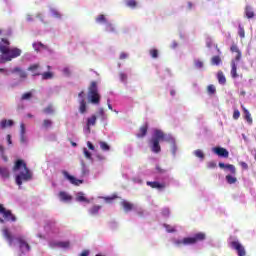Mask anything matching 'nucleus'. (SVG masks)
I'll list each match as a JSON object with an SVG mask.
<instances>
[{
	"label": "nucleus",
	"instance_id": "9b49d317",
	"mask_svg": "<svg viewBox=\"0 0 256 256\" xmlns=\"http://www.w3.org/2000/svg\"><path fill=\"white\" fill-rule=\"evenodd\" d=\"M97 124V116L96 115H92L91 117L87 118V122H86V129L88 131V133H91V127H94V125Z\"/></svg>",
	"mask_w": 256,
	"mask_h": 256
},
{
	"label": "nucleus",
	"instance_id": "603ef678",
	"mask_svg": "<svg viewBox=\"0 0 256 256\" xmlns=\"http://www.w3.org/2000/svg\"><path fill=\"white\" fill-rule=\"evenodd\" d=\"M169 213H170L169 208H164V209L162 210V215H163L164 217H169Z\"/></svg>",
	"mask_w": 256,
	"mask_h": 256
},
{
	"label": "nucleus",
	"instance_id": "a18cd8bd",
	"mask_svg": "<svg viewBox=\"0 0 256 256\" xmlns=\"http://www.w3.org/2000/svg\"><path fill=\"white\" fill-rule=\"evenodd\" d=\"M211 63L212 65H219V63H221V58L219 56H214L212 57Z\"/></svg>",
	"mask_w": 256,
	"mask_h": 256
},
{
	"label": "nucleus",
	"instance_id": "393cba45",
	"mask_svg": "<svg viewBox=\"0 0 256 256\" xmlns=\"http://www.w3.org/2000/svg\"><path fill=\"white\" fill-rule=\"evenodd\" d=\"M1 129H7V127H13V120L4 119L0 122Z\"/></svg>",
	"mask_w": 256,
	"mask_h": 256
},
{
	"label": "nucleus",
	"instance_id": "c9c22d12",
	"mask_svg": "<svg viewBox=\"0 0 256 256\" xmlns=\"http://www.w3.org/2000/svg\"><path fill=\"white\" fill-rule=\"evenodd\" d=\"M238 35L240 39H245V28H243L241 25L238 27Z\"/></svg>",
	"mask_w": 256,
	"mask_h": 256
},
{
	"label": "nucleus",
	"instance_id": "9d476101",
	"mask_svg": "<svg viewBox=\"0 0 256 256\" xmlns=\"http://www.w3.org/2000/svg\"><path fill=\"white\" fill-rule=\"evenodd\" d=\"M11 73L13 75H15V73H18V77L20 79V81H25V79H27L28 74L25 72V70H23L20 67H15L11 70Z\"/></svg>",
	"mask_w": 256,
	"mask_h": 256
},
{
	"label": "nucleus",
	"instance_id": "2eb2a0df",
	"mask_svg": "<svg viewBox=\"0 0 256 256\" xmlns=\"http://www.w3.org/2000/svg\"><path fill=\"white\" fill-rule=\"evenodd\" d=\"M3 233V237H5V239H7L9 245H13V235H11V232L9 231V229L4 228L2 230Z\"/></svg>",
	"mask_w": 256,
	"mask_h": 256
},
{
	"label": "nucleus",
	"instance_id": "e433bc0d",
	"mask_svg": "<svg viewBox=\"0 0 256 256\" xmlns=\"http://www.w3.org/2000/svg\"><path fill=\"white\" fill-rule=\"evenodd\" d=\"M217 90H216V88H215V86L213 85V84H210V85H208V87H207V93L209 94V95H215V92H216Z\"/></svg>",
	"mask_w": 256,
	"mask_h": 256
},
{
	"label": "nucleus",
	"instance_id": "052dcab7",
	"mask_svg": "<svg viewBox=\"0 0 256 256\" xmlns=\"http://www.w3.org/2000/svg\"><path fill=\"white\" fill-rule=\"evenodd\" d=\"M20 129H21V135H25V124H21L20 125Z\"/></svg>",
	"mask_w": 256,
	"mask_h": 256
},
{
	"label": "nucleus",
	"instance_id": "ea45409f",
	"mask_svg": "<svg viewBox=\"0 0 256 256\" xmlns=\"http://www.w3.org/2000/svg\"><path fill=\"white\" fill-rule=\"evenodd\" d=\"M100 149H102V151H109L111 147L109 144H107V142H100Z\"/></svg>",
	"mask_w": 256,
	"mask_h": 256
},
{
	"label": "nucleus",
	"instance_id": "dca6fc26",
	"mask_svg": "<svg viewBox=\"0 0 256 256\" xmlns=\"http://www.w3.org/2000/svg\"><path fill=\"white\" fill-rule=\"evenodd\" d=\"M242 110L244 113V119L249 125H253V118L251 117V113L249 112V110H247V108H245L244 106H242Z\"/></svg>",
	"mask_w": 256,
	"mask_h": 256
},
{
	"label": "nucleus",
	"instance_id": "c756f323",
	"mask_svg": "<svg viewBox=\"0 0 256 256\" xmlns=\"http://www.w3.org/2000/svg\"><path fill=\"white\" fill-rule=\"evenodd\" d=\"M213 151L216 155H219V157H225V148L215 147Z\"/></svg>",
	"mask_w": 256,
	"mask_h": 256
},
{
	"label": "nucleus",
	"instance_id": "2f4dec72",
	"mask_svg": "<svg viewBox=\"0 0 256 256\" xmlns=\"http://www.w3.org/2000/svg\"><path fill=\"white\" fill-rule=\"evenodd\" d=\"M217 79H218V82L223 85L225 83V75L223 74V71H219L217 73Z\"/></svg>",
	"mask_w": 256,
	"mask_h": 256
},
{
	"label": "nucleus",
	"instance_id": "37998d69",
	"mask_svg": "<svg viewBox=\"0 0 256 256\" xmlns=\"http://www.w3.org/2000/svg\"><path fill=\"white\" fill-rule=\"evenodd\" d=\"M194 155L196 156V157H198L199 159H205V154L203 153V151L202 150H196L195 152H194Z\"/></svg>",
	"mask_w": 256,
	"mask_h": 256
},
{
	"label": "nucleus",
	"instance_id": "58836bf2",
	"mask_svg": "<svg viewBox=\"0 0 256 256\" xmlns=\"http://www.w3.org/2000/svg\"><path fill=\"white\" fill-rule=\"evenodd\" d=\"M53 125V121L49 120V119H45L42 123V126L45 129H49V127H51Z\"/></svg>",
	"mask_w": 256,
	"mask_h": 256
},
{
	"label": "nucleus",
	"instance_id": "6ab92c4d",
	"mask_svg": "<svg viewBox=\"0 0 256 256\" xmlns=\"http://www.w3.org/2000/svg\"><path fill=\"white\" fill-rule=\"evenodd\" d=\"M225 170H226V173H228V175H237V169L233 164H226Z\"/></svg>",
	"mask_w": 256,
	"mask_h": 256
},
{
	"label": "nucleus",
	"instance_id": "de8ad7c7",
	"mask_svg": "<svg viewBox=\"0 0 256 256\" xmlns=\"http://www.w3.org/2000/svg\"><path fill=\"white\" fill-rule=\"evenodd\" d=\"M215 167H217V162L210 161V162L207 163V168L208 169H215Z\"/></svg>",
	"mask_w": 256,
	"mask_h": 256
},
{
	"label": "nucleus",
	"instance_id": "6e6552de",
	"mask_svg": "<svg viewBox=\"0 0 256 256\" xmlns=\"http://www.w3.org/2000/svg\"><path fill=\"white\" fill-rule=\"evenodd\" d=\"M63 175L65 179H67L72 185L79 186L83 184V180L75 178V176H71L69 172L63 171Z\"/></svg>",
	"mask_w": 256,
	"mask_h": 256
},
{
	"label": "nucleus",
	"instance_id": "6e6d98bb",
	"mask_svg": "<svg viewBox=\"0 0 256 256\" xmlns=\"http://www.w3.org/2000/svg\"><path fill=\"white\" fill-rule=\"evenodd\" d=\"M120 79H121V81H127V74L120 73Z\"/></svg>",
	"mask_w": 256,
	"mask_h": 256
},
{
	"label": "nucleus",
	"instance_id": "7c9ffc66",
	"mask_svg": "<svg viewBox=\"0 0 256 256\" xmlns=\"http://www.w3.org/2000/svg\"><path fill=\"white\" fill-rule=\"evenodd\" d=\"M43 113H45V115H53L55 113V109H53V105H49L48 107L44 108Z\"/></svg>",
	"mask_w": 256,
	"mask_h": 256
},
{
	"label": "nucleus",
	"instance_id": "20e7f679",
	"mask_svg": "<svg viewBox=\"0 0 256 256\" xmlns=\"http://www.w3.org/2000/svg\"><path fill=\"white\" fill-rule=\"evenodd\" d=\"M88 100L93 105H99V103H101V94H99V88L96 81H92L88 87Z\"/></svg>",
	"mask_w": 256,
	"mask_h": 256
},
{
	"label": "nucleus",
	"instance_id": "4d7b16f0",
	"mask_svg": "<svg viewBox=\"0 0 256 256\" xmlns=\"http://www.w3.org/2000/svg\"><path fill=\"white\" fill-rule=\"evenodd\" d=\"M98 115H100V117H104L105 116V110L103 108H100L98 110Z\"/></svg>",
	"mask_w": 256,
	"mask_h": 256
},
{
	"label": "nucleus",
	"instance_id": "4468645a",
	"mask_svg": "<svg viewBox=\"0 0 256 256\" xmlns=\"http://www.w3.org/2000/svg\"><path fill=\"white\" fill-rule=\"evenodd\" d=\"M146 185H148V187H151L152 189H165L166 185L165 183H159L158 181H148L146 182Z\"/></svg>",
	"mask_w": 256,
	"mask_h": 256
},
{
	"label": "nucleus",
	"instance_id": "ddd939ff",
	"mask_svg": "<svg viewBox=\"0 0 256 256\" xmlns=\"http://www.w3.org/2000/svg\"><path fill=\"white\" fill-rule=\"evenodd\" d=\"M231 53H236L235 61H241V50H239V46L233 43L230 47Z\"/></svg>",
	"mask_w": 256,
	"mask_h": 256
},
{
	"label": "nucleus",
	"instance_id": "1a4fd4ad",
	"mask_svg": "<svg viewBox=\"0 0 256 256\" xmlns=\"http://www.w3.org/2000/svg\"><path fill=\"white\" fill-rule=\"evenodd\" d=\"M17 241L19 243V249L21 251V255H23L25 251H31V246L23 238H17Z\"/></svg>",
	"mask_w": 256,
	"mask_h": 256
},
{
	"label": "nucleus",
	"instance_id": "49530a36",
	"mask_svg": "<svg viewBox=\"0 0 256 256\" xmlns=\"http://www.w3.org/2000/svg\"><path fill=\"white\" fill-rule=\"evenodd\" d=\"M164 227L168 233H175V228L169 224H164Z\"/></svg>",
	"mask_w": 256,
	"mask_h": 256
},
{
	"label": "nucleus",
	"instance_id": "79ce46f5",
	"mask_svg": "<svg viewBox=\"0 0 256 256\" xmlns=\"http://www.w3.org/2000/svg\"><path fill=\"white\" fill-rule=\"evenodd\" d=\"M37 69H39V64H32L28 67V71H31L32 73H38V72H35L37 71Z\"/></svg>",
	"mask_w": 256,
	"mask_h": 256
},
{
	"label": "nucleus",
	"instance_id": "8fccbe9b",
	"mask_svg": "<svg viewBox=\"0 0 256 256\" xmlns=\"http://www.w3.org/2000/svg\"><path fill=\"white\" fill-rule=\"evenodd\" d=\"M83 153H84L86 159H91V152H89V150H87V148L83 149Z\"/></svg>",
	"mask_w": 256,
	"mask_h": 256
},
{
	"label": "nucleus",
	"instance_id": "f704fd0d",
	"mask_svg": "<svg viewBox=\"0 0 256 256\" xmlns=\"http://www.w3.org/2000/svg\"><path fill=\"white\" fill-rule=\"evenodd\" d=\"M96 23H107V18L105 17V15L100 14L96 18Z\"/></svg>",
	"mask_w": 256,
	"mask_h": 256
},
{
	"label": "nucleus",
	"instance_id": "5fc2aeb1",
	"mask_svg": "<svg viewBox=\"0 0 256 256\" xmlns=\"http://www.w3.org/2000/svg\"><path fill=\"white\" fill-rule=\"evenodd\" d=\"M87 147L91 150V151H95V146L93 145V143L91 142H87Z\"/></svg>",
	"mask_w": 256,
	"mask_h": 256
},
{
	"label": "nucleus",
	"instance_id": "f03ea898",
	"mask_svg": "<svg viewBox=\"0 0 256 256\" xmlns=\"http://www.w3.org/2000/svg\"><path fill=\"white\" fill-rule=\"evenodd\" d=\"M13 171H20L19 174L16 175V178H15L16 184L19 187H21V185H23V183H25L27 181H31V179H33V174L31 173L29 168H27V163H25V161H23L21 159H19L15 162Z\"/></svg>",
	"mask_w": 256,
	"mask_h": 256
},
{
	"label": "nucleus",
	"instance_id": "0e129e2a",
	"mask_svg": "<svg viewBox=\"0 0 256 256\" xmlns=\"http://www.w3.org/2000/svg\"><path fill=\"white\" fill-rule=\"evenodd\" d=\"M53 15H54V17H58V18L61 17V14L59 12H57L56 10H53Z\"/></svg>",
	"mask_w": 256,
	"mask_h": 256
},
{
	"label": "nucleus",
	"instance_id": "f3484780",
	"mask_svg": "<svg viewBox=\"0 0 256 256\" xmlns=\"http://www.w3.org/2000/svg\"><path fill=\"white\" fill-rule=\"evenodd\" d=\"M39 75H41L42 76V79L44 80V81H47V79H53V72H44V73H39V72H37V73H34L33 74V76L34 77H39Z\"/></svg>",
	"mask_w": 256,
	"mask_h": 256
},
{
	"label": "nucleus",
	"instance_id": "473e14b6",
	"mask_svg": "<svg viewBox=\"0 0 256 256\" xmlns=\"http://www.w3.org/2000/svg\"><path fill=\"white\" fill-rule=\"evenodd\" d=\"M125 3L130 9H135V7H137V0H126Z\"/></svg>",
	"mask_w": 256,
	"mask_h": 256
},
{
	"label": "nucleus",
	"instance_id": "c03bdc74",
	"mask_svg": "<svg viewBox=\"0 0 256 256\" xmlns=\"http://www.w3.org/2000/svg\"><path fill=\"white\" fill-rule=\"evenodd\" d=\"M105 31H108V33H114L115 27H113V24L107 23V24H106Z\"/></svg>",
	"mask_w": 256,
	"mask_h": 256
},
{
	"label": "nucleus",
	"instance_id": "423d86ee",
	"mask_svg": "<svg viewBox=\"0 0 256 256\" xmlns=\"http://www.w3.org/2000/svg\"><path fill=\"white\" fill-rule=\"evenodd\" d=\"M15 221H17V217L13 214V212L3 207V204H0V223H15Z\"/></svg>",
	"mask_w": 256,
	"mask_h": 256
},
{
	"label": "nucleus",
	"instance_id": "a878e982",
	"mask_svg": "<svg viewBox=\"0 0 256 256\" xmlns=\"http://www.w3.org/2000/svg\"><path fill=\"white\" fill-rule=\"evenodd\" d=\"M0 175L3 179H9V168L0 166Z\"/></svg>",
	"mask_w": 256,
	"mask_h": 256
},
{
	"label": "nucleus",
	"instance_id": "39448f33",
	"mask_svg": "<svg viewBox=\"0 0 256 256\" xmlns=\"http://www.w3.org/2000/svg\"><path fill=\"white\" fill-rule=\"evenodd\" d=\"M207 236L203 232L196 233L193 237H186L183 240H178L177 245H195L199 241H205Z\"/></svg>",
	"mask_w": 256,
	"mask_h": 256
},
{
	"label": "nucleus",
	"instance_id": "0eeeda50",
	"mask_svg": "<svg viewBox=\"0 0 256 256\" xmlns=\"http://www.w3.org/2000/svg\"><path fill=\"white\" fill-rule=\"evenodd\" d=\"M230 246L232 247V249H235V251H237L238 256H246L247 252L245 251V247H243V245H241V243L237 242V241H233L230 243Z\"/></svg>",
	"mask_w": 256,
	"mask_h": 256
},
{
	"label": "nucleus",
	"instance_id": "774afa93",
	"mask_svg": "<svg viewBox=\"0 0 256 256\" xmlns=\"http://www.w3.org/2000/svg\"><path fill=\"white\" fill-rule=\"evenodd\" d=\"M78 97H81L83 99V97H85V92L84 91H81L79 94H78Z\"/></svg>",
	"mask_w": 256,
	"mask_h": 256
},
{
	"label": "nucleus",
	"instance_id": "bb28decb",
	"mask_svg": "<svg viewBox=\"0 0 256 256\" xmlns=\"http://www.w3.org/2000/svg\"><path fill=\"white\" fill-rule=\"evenodd\" d=\"M101 209V206L94 205L89 209V214L92 216L99 215V210Z\"/></svg>",
	"mask_w": 256,
	"mask_h": 256
},
{
	"label": "nucleus",
	"instance_id": "c85d7f7f",
	"mask_svg": "<svg viewBox=\"0 0 256 256\" xmlns=\"http://www.w3.org/2000/svg\"><path fill=\"white\" fill-rule=\"evenodd\" d=\"M59 197H60V200L62 201H71V199H73V197H71V195L67 194V192H63L61 191L59 193Z\"/></svg>",
	"mask_w": 256,
	"mask_h": 256
},
{
	"label": "nucleus",
	"instance_id": "f257e3e1",
	"mask_svg": "<svg viewBox=\"0 0 256 256\" xmlns=\"http://www.w3.org/2000/svg\"><path fill=\"white\" fill-rule=\"evenodd\" d=\"M0 63H9L17 57H21V49L11 48V42L7 38H2L0 41Z\"/></svg>",
	"mask_w": 256,
	"mask_h": 256
},
{
	"label": "nucleus",
	"instance_id": "bf43d9fd",
	"mask_svg": "<svg viewBox=\"0 0 256 256\" xmlns=\"http://www.w3.org/2000/svg\"><path fill=\"white\" fill-rule=\"evenodd\" d=\"M63 73H64L65 75H71V70H70L69 68H64V69H63Z\"/></svg>",
	"mask_w": 256,
	"mask_h": 256
},
{
	"label": "nucleus",
	"instance_id": "72a5a7b5",
	"mask_svg": "<svg viewBox=\"0 0 256 256\" xmlns=\"http://www.w3.org/2000/svg\"><path fill=\"white\" fill-rule=\"evenodd\" d=\"M166 142L173 143L171 152H172V155H174L175 157V155H177V144L175 143V139L173 138V141H166Z\"/></svg>",
	"mask_w": 256,
	"mask_h": 256
},
{
	"label": "nucleus",
	"instance_id": "a19ab883",
	"mask_svg": "<svg viewBox=\"0 0 256 256\" xmlns=\"http://www.w3.org/2000/svg\"><path fill=\"white\" fill-rule=\"evenodd\" d=\"M31 97H33V93L26 92L22 95L21 99H22V101H27V100L31 99Z\"/></svg>",
	"mask_w": 256,
	"mask_h": 256
},
{
	"label": "nucleus",
	"instance_id": "69168bd1",
	"mask_svg": "<svg viewBox=\"0 0 256 256\" xmlns=\"http://www.w3.org/2000/svg\"><path fill=\"white\" fill-rule=\"evenodd\" d=\"M89 255V250H84L82 251L80 256H88Z\"/></svg>",
	"mask_w": 256,
	"mask_h": 256
},
{
	"label": "nucleus",
	"instance_id": "338daca9",
	"mask_svg": "<svg viewBox=\"0 0 256 256\" xmlns=\"http://www.w3.org/2000/svg\"><path fill=\"white\" fill-rule=\"evenodd\" d=\"M7 142L9 145H11L13 142L11 141V135H7Z\"/></svg>",
	"mask_w": 256,
	"mask_h": 256
},
{
	"label": "nucleus",
	"instance_id": "4c0bfd02",
	"mask_svg": "<svg viewBox=\"0 0 256 256\" xmlns=\"http://www.w3.org/2000/svg\"><path fill=\"white\" fill-rule=\"evenodd\" d=\"M149 54L152 57V59H157V57H159V50L151 49L149 50Z\"/></svg>",
	"mask_w": 256,
	"mask_h": 256
},
{
	"label": "nucleus",
	"instance_id": "13d9d810",
	"mask_svg": "<svg viewBox=\"0 0 256 256\" xmlns=\"http://www.w3.org/2000/svg\"><path fill=\"white\" fill-rule=\"evenodd\" d=\"M127 57H129V55H127V53H125V52H122V53L120 54V59H121V60L127 59Z\"/></svg>",
	"mask_w": 256,
	"mask_h": 256
},
{
	"label": "nucleus",
	"instance_id": "e2e57ef3",
	"mask_svg": "<svg viewBox=\"0 0 256 256\" xmlns=\"http://www.w3.org/2000/svg\"><path fill=\"white\" fill-rule=\"evenodd\" d=\"M206 46H207L208 48H211V47L213 46V42H212L211 40H207Z\"/></svg>",
	"mask_w": 256,
	"mask_h": 256
},
{
	"label": "nucleus",
	"instance_id": "680f3d73",
	"mask_svg": "<svg viewBox=\"0 0 256 256\" xmlns=\"http://www.w3.org/2000/svg\"><path fill=\"white\" fill-rule=\"evenodd\" d=\"M20 141L21 143H26L25 134H21Z\"/></svg>",
	"mask_w": 256,
	"mask_h": 256
},
{
	"label": "nucleus",
	"instance_id": "cd10ccee",
	"mask_svg": "<svg viewBox=\"0 0 256 256\" xmlns=\"http://www.w3.org/2000/svg\"><path fill=\"white\" fill-rule=\"evenodd\" d=\"M226 181H227V183H229V185H233V184L237 183V177H235V175H233V174H227Z\"/></svg>",
	"mask_w": 256,
	"mask_h": 256
},
{
	"label": "nucleus",
	"instance_id": "7ed1b4c3",
	"mask_svg": "<svg viewBox=\"0 0 256 256\" xmlns=\"http://www.w3.org/2000/svg\"><path fill=\"white\" fill-rule=\"evenodd\" d=\"M160 141H173V136L165 134L162 130H155L150 140L152 153H161Z\"/></svg>",
	"mask_w": 256,
	"mask_h": 256
},
{
	"label": "nucleus",
	"instance_id": "4be33fe9",
	"mask_svg": "<svg viewBox=\"0 0 256 256\" xmlns=\"http://www.w3.org/2000/svg\"><path fill=\"white\" fill-rule=\"evenodd\" d=\"M231 77L233 79H237V77H239L237 74V64L235 63V60H232L231 62Z\"/></svg>",
	"mask_w": 256,
	"mask_h": 256
},
{
	"label": "nucleus",
	"instance_id": "412c9836",
	"mask_svg": "<svg viewBox=\"0 0 256 256\" xmlns=\"http://www.w3.org/2000/svg\"><path fill=\"white\" fill-rule=\"evenodd\" d=\"M148 129H149V126L147 124H144L142 127H140L139 133L137 134V137L139 139L145 137V135H147Z\"/></svg>",
	"mask_w": 256,
	"mask_h": 256
},
{
	"label": "nucleus",
	"instance_id": "5701e85b",
	"mask_svg": "<svg viewBox=\"0 0 256 256\" xmlns=\"http://www.w3.org/2000/svg\"><path fill=\"white\" fill-rule=\"evenodd\" d=\"M245 15L247 19H253V17H255V12L253 11V8L251 6L245 7Z\"/></svg>",
	"mask_w": 256,
	"mask_h": 256
},
{
	"label": "nucleus",
	"instance_id": "a211bd4d",
	"mask_svg": "<svg viewBox=\"0 0 256 256\" xmlns=\"http://www.w3.org/2000/svg\"><path fill=\"white\" fill-rule=\"evenodd\" d=\"M121 205L126 213H129V211H133V203L128 202L127 200H123L121 202Z\"/></svg>",
	"mask_w": 256,
	"mask_h": 256
},
{
	"label": "nucleus",
	"instance_id": "aec40b11",
	"mask_svg": "<svg viewBox=\"0 0 256 256\" xmlns=\"http://www.w3.org/2000/svg\"><path fill=\"white\" fill-rule=\"evenodd\" d=\"M76 201H78L79 203H90L89 199L85 197V194L83 192H78L76 194Z\"/></svg>",
	"mask_w": 256,
	"mask_h": 256
},
{
	"label": "nucleus",
	"instance_id": "864d4df0",
	"mask_svg": "<svg viewBox=\"0 0 256 256\" xmlns=\"http://www.w3.org/2000/svg\"><path fill=\"white\" fill-rule=\"evenodd\" d=\"M239 165L242 167V169H244L245 171H247V169H249V165L246 162H240Z\"/></svg>",
	"mask_w": 256,
	"mask_h": 256
},
{
	"label": "nucleus",
	"instance_id": "f8f14e48",
	"mask_svg": "<svg viewBox=\"0 0 256 256\" xmlns=\"http://www.w3.org/2000/svg\"><path fill=\"white\" fill-rule=\"evenodd\" d=\"M50 247H60V249H69V247H71V242H52L50 243Z\"/></svg>",
	"mask_w": 256,
	"mask_h": 256
},
{
	"label": "nucleus",
	"instance_id": "b1692460",
	"mask_svg": "<svg viewBox=\"0 0 256 256\" xmlns=\"http://www.w3.org/2000/svg\"><path fill=\"white\" fill-rule=\"evenodd\" d=\"M79 111L82 115H84V113H87V102H85V99L83 98L80 100Z\"/></svg>",
	"mask_w": 256,
	"mask_h": 256
},
{
	"label": "nucleus",
	"instance_id": "09e8293b",
	"mask_svg": "<svg viewBox=\"0 0 256 256\" xmlns=\"http://www.w3.org/2000/svg\"><path fill=\"white\" fill-rule=\"evenodd\" d=\"M194 65H195V67H196L197 69H202V67H203V61H201V60H195V61H194Z\"/></svg>",
	"mask_w": 256,
	"mask_h": 256
},
{
	"label": "nucleus",
	"instance_id": "3c124183",
	"mask_svg": "<svg viewBox=\"0 0 256 256\" xmlns=\"http://www.w3.org/2000/svg\"><path fill=\"white\" fill-rule=\"evenodd\" d=\"M239 117H241V112H239V110H234L233 119L237 120Z\"/></svg>",
	"mask_w": 256,
	"mask_h": 256
}]
</instances>
